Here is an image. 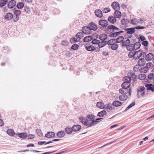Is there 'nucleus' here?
Masks as SVG:
<instances>
[{
	"mask_svg": "<svg viewBox=\"0 0 154 154\" xmlns=\"http://www.w3.org/2000/svg\"><path fill=\"white\" fill-rule=\"evenodd\" d=\"M131 86V84L129 82H125L122 85V88L119 90V92L122 95L120 96L119 99L121 101H125L128 98V93L131 96V89L130 88L129 90L127 89L129 88Z\"/></svg>",
	"mask_w": 154,
	"mask_h": 154,
	"instance_id": "1",
	"label": "nucleus"
},
{
	"mask_svg": "<svg viewBox=\"0 0 154 154\" xmlns=\"http://www.w3.org/2000/svg\"><path fill=\"white\" fill-rule=\"evenodd\" d=\"M95 116L92 114L88 115L86 116V126L89 127L93 125L94 124V119Z\"/></svg>",
	"mask_w": 154,
	"mask_h": 154,
	"instance_id": "2",
	"label": "nucleus"
},
{
	"mask_svg": "<svg viewBox=\"0 0 154 154\" xmlns=\"http://www.w3.org/2000/svg\"><path fill=\"white\" fill-rule=\"evenodd\" d=\"M146 20V17H143L141 18H134L131 20V24L137 25L139 24H142Z\"/></svg>",
	"mask_w": 154,
	"mask_h": 154,
	"instance_id": "3",
	"label": "nucleus"
},
{
	"mask_svg": "<svg viewBox=\"0 0 154 154\" xmlns=\"http://www.w3.org/2000/svg\"><path fill=\"white\" fill-rule=\"evenodd\" d=\"M146 94L145 88L144 86H141L139 87L137 90V96L139 98L144 96Z\"/></svg>",
	"mask_w": 154,
	"mask_h": 154,
	"instance_id": "4",
	"label": "nucleus"
},
{
	"mask_svg": "<svg viewBox=\"0 0 154 154\" xmlns=\"http://www.w3.org/2000/svg\"><path fill=\"white\" fill-rule=\"evenodd\" d=\"M131 78L134 79H135L136 78V75L131 71L128 72V76L125 77L124 78V80L125 82H130Z\"/></svg>",
	"mask_w": 154,
	"mask_h": 154,
	"instance_id": "5",
	"label": "nucleus"
},
{
	"mask_svg": "<svg viewBox=\"0 0 154 154\" xmlns=\"http://www.w3.org/2000/svg\"><path fill=\"white\" fill-rule=\"evenodd\" d=\"M154 57V54L152 53H149L145 56V59L146 61L149 62L152 61Z\"/></svg>",
	"mask_w": 154,
	"mask_h": 154,
	"instance_id": "6",
	"label": "nucleus"
},
{
	"mask_svg": "<svg viewBox=\"0 0 154 154\" xmlns=\"http://www.w3.org/2000/svg\"><path fill=\"white\" fill-rule=\"evenodd\" d=\"M84 46L87 51H93L95 49L94 46L90 45L88 43L85 44Z\"/></svg>",
	"mask_w": 154,
	"mask_h": 154,
	"instance_id": "7",
	"label": "nucleus"
},
{
	"mask_svg": "<svg viewBox=\"0 0 154 154\" xmlns=\"http://www.w3.org/2000/svg\"><path fill=\"white\" fill-rule=\"evenodd\" d=\"M82 32L87 35H89L91 32V31L90 30L89 26H84L82 27Z\"/></svg>",
	"mask_w": 154,
	"mask_h": 154,
	"instance_id": "8",
	"label": "nucleus"
},
{
	"mask_svg": "<svg viewBox=\"0 0 154 154\" xmlns=\"http://www.w3.org/2000/svg\"><path fill=\"white\" fill-rule=\"evenodd\" d=\"M134 59H137L140 58L142 55L143 52L141 51L138 50L134 52Z\"/></svg>",
	"mask_w": 154,
	"mask_h": 154,
	"instance_id": "9",
	"label": "nucleus"
},
{
	"mask_svg": "<svg viewBox=\"0 0 154 154\" xmlns=\"http://www.w3.org/2000/svg\"><path fill=\"white\" fill-rule=\"evenodd\" d=\"M111 6L113 9L115 10H119L120 9V5L117 2H113Z\"/></svg>",
	"mask_w": 154,
	"mask_h": 154,
	"instance_id": "10",
	"label": "nucleus"
},
{
	"mask_svg": "<svg viewBox=\"0 0 154 154\" xmlns=\"http://www.w3.org/2000/svg\"><path fill=\"white\" fill-rule=\"evenodd\" d=\"M146 60L144 58H141L138 61V65L139 66H144L146 63Z\"/></svg>",
	"mask_w": 154,
	"mask_h": 154,
	"instance_id": "11",
	"label": "nucleus"
},
{
	"mask_svg": "<svg viewBox=\"0 0 154 154\" xmlns=\"http://www.w3.org/2000/svg\"><path fill=\"white\" fill-rule=\"evenodd\" d=\"M99 24L102 26L106 27L108 25V23L106 20H102L99 21Z\"/></svg>",
	"mask_w": 154,
	"mask_h": 154,
	"instance_id": "12",
	"label": "nucleus"
},
{
	"mask_svg": "<svg viewBox=\"0 0 154 154\" xmlns=\"http://www.w3.org/2000/svg\"><path fill=\"white\" fill-rule=\"evenodd\" d=\"M81 128V126L79 125H74L72 127V130L74 132L79 131Z\"/></svg>",
	"mask_w": 154,
	"mask_h": 154,
	"instance_id": "13",
	"label": "nucleus"
},
{
	"mask_svg": "<svg viewBox=\"0 0 154 154\" xmlns=\"http://www.w3.org/2000/svg\"><path fill=\"white\" fill-rule=\"evenodd\" d=\"M16 2L14 0H12L9 1L8 4V8H12L16 5Z\"/></svg>",
	"mask_w": 154,
	"mask_h": 154,
	"instance_id": "14",
	"label": "nucleus"
},
{
	"mask_svg": "<svg viewBox=\"0 0 154 154\" xmlns=\"http://www.w3.org/2000/svg\"><path fill=\"white\" fill-rule=\"evenodd\" d=\"M88 26L91 31V30L95 31L97 29V26L94 23H91Z\"/></svg>",
	"mask_w": 154,
	"mask_h": 154,
	"instance_id": "15",
	"label": "nucleus"
},
{
	"mask_svg": "<svg viewBox=\"0 0 154 154\" xmlns=\"http://www.w3.org/2000/svg\"><path fill=\"white\" fill-rule=\"evenodd\" d=\"M55 135V133L53 132L50 131L48 132L45 135V137L48 138H51L53 137Z\"/></svg>",
	"mask_w": 154,
	"mask_h": 154,
	"instance_id": "16",
	"label": "nucleus"
},
{
	"mask_svg": "<svg viewBox=\"0 0 154 154\" xmlns=\"http://www.w3.org/2000/svg\"><path fill=\"white\" fill-rule=\"evenodd\" d=\"M96 107L99 108L104 109V108L105 104L102 102H97L96 105Z\"/></svg>",
	"mask_w": 154,
	"mask_h": 154,
	"instance_id": "17",
	"label": "nucleus"
},
{
	"mask_svg": "<svg viewBox=\"0 0 154 154\" xmlns=\"http://www.w3.org/2000/svg\"><path fill=\"white\" fill-rule=\"evenodd\" d=\"M13 17V15L12 14L8 13L6 14L4 16V18L7 20H11Z\"/></svg>",
	"mask_w": 154,
	"mask_h": 154,
	"instance_id": "18",
	"label": "nucleus"
},
{
	"mask_svg": "<svg viewBox=\"0 0 154 154\" xmlns=\"http://www.w3.org/2000/svg\"><path fill=\"white\" fill-rule=\"evenodd\" d=\"M122 104V102L117 100L114 101L112 103V105L113 106L116 107L121 106Z\"/></svg>",
	"mask_w": 154,
	"mask_h": 154,
	"instance_id": "19",
	"label": "nucleus"
},
{
	"mask_svg": "<svg viewBox=\"0 0 154 154\" xmlns=\"http://www.w3.org/2000/svg\"><path fill=\"white\" fill-rule=\"evenodd\" d=\"M6 133L9 136L11 137L14 136L15 134L14 130L11 129H8L6 131Z\"/></svg>",
	"mask_w": 154,
	"mask_h": 154,
	"instance_id": "20",
	"label": "nucleus"
},
{
	"mask_svg": "<svg viewBox=\"0 0 154 154\" xmlns=\"http://www.w3.org/2000/svg\"><path fill=\"white\" fill-rule=\"evenodd\" d=\"M96 15L98 17H101L103 16L102 11L100 10H97L95 11Z\"/></svg>",
	"mask_w": 154,
	"mask_h": 154,
	"instance_id": "21",
	"label": "nucleus"
},
{
	"mask_svg": "<svg viewBox=\"0 0 154 154\" xmlns=\"http://www.w3.org/2000/svg\"><path fill=\"white\" fill-rule=\"evenodd\" d=\"M113 15L116 18H119L121 16V14L119 11L116 10L114 12Z\"/></svg>",
	"mask_w": 154,
	"mask_h": 154,
	"instance_id": "22",
	"label": "nucleus"
},
{
	"mask_svg": "<svg viewBox=\"0 0 154 154\" xmlns=\"http://www.w3.org/2000/svg\"><path fill=\"white\" fill-rule=\"evenodd\" d=\"M104 109H107L109 110H112L114 109L113 107L110 103H108L105 104Z\"/></svg>",
	"mask_w": 154,
	"mask_h": 154,
	"instance_id": "23",
	"label": "nucleus"
},
{
	"mask_svg": "<svg viewBox=\"0 0 154 154\" xmlns=\"http://www.w3.org/2000/svg\"><path fill=\"white\" fill-rule=\"evenodd\" d=\"M144 84H145L146 87L147 88V89L150 90L152 91H154V85L145 83H144Z\"/></svg>",
	"mask_w": 154,
	"mask_h": 154,
	"instance_id": "24",
	"label": "nucleus"
},
{
	"mask_svg": "<svg viewBox=\"0 0 154 154\" xmlns=\"http://www.w3.org/2000/svg\"><path fill=\"white\" fill-rule=\"evenodd\" d=\"M108 20L109 22L112 24L116 21V20L114 17L110 16L108 17Z\"/></svg>",
	"mask_w": 154,
	"mask_h": 154,
	"instance_id": "25",
	"label": "nucleus"
},
{
	"mask_svg": "<svg viewBox=\"0 0 154 154\" xmlns=\"http://www.w3.org/2000/svg\"><path fill=\"white\" fill-rule=\"evenodd\" d=\"M18 136L20 138L24 139L27 137V134L26 133H19L18 134Z\"/></svg>",
	"mask_w": 154,
	"mask_h": 154,
	"instance_id": "26",
	"label": "nucleus"
},
{
	"mask_svg": "<svg viewBox=\"0 0 154 154\" xmlns=\"http://www.w3.org/2000/svg\"><path fill=\"white\" fill-rule=\"evenodd\" d=\"M65 134V133L63 131H60L57 134V136L59 138L63 137Z\"/></svg>",
	"mask_w": 154,
	"mask_h": 154,
	"instance_id": "27",
	"label": "nucleus"
},
{
	"mask_svg": "<svg viewBox=\"0 0 154 154\" xmlns=\"http://www.w3.org/2000/svg\"><path fill=\"white\" fill-rule=\"evenodd\" d=\"M129 20L127 19H123L121 21V24L124 26H127L129 23Z\"/></svg>",
	"mask_w": 154,
	"mask_h": 154,
	"instance_id": "28",
	"label": "nucleus"
},
{
	"mask_svg": "<svg viewBox=\"0 0 154 154\" xmlns=\"http://www.w3.org/2000/svg\"><path fill=\"white\" fill-rule=\"evenodd\" d=\"M79 119L80 122L86 126V118L85 119L84 117L81 116L79 117Z\"/></svg>",
	"mask_w": 154,
	"mask_h": 154,
	"instance_id": "29",
	"label": "nucleus"
},
{
	"mask_svg": "<svg viewBox=\"0 0 154 154\" xmlns=\"http://www.w3.org/2000/svg\"><path fill=\"white\" fill-rule=\"evenodd\" d=\"M125 30L128 33L131 34L134 32L135 29L134 28H127L125 29Z\"/></svg>",
	"mask_w": 154,
	"mask_h": 154,
	"instance_id": "30",
	"label": "nucleus"
},
{
	"mask_svg": "<svg viewBox=\"0 0 154 154\" xmlns=\"http://www.w3.org/2000/svg\"><path fill=\"white\" fill-rule=\"evenodd\" d=\"M106 114V112L104 110H103L98 113L97 116L100 117H103Z\"/></svg>",
	"mask_w": 154,
	"mask_h": 154,
	"instance_id": "31",
	"label": "nucleus"
},
{
	"mask_svg": "<svg viewBox=\"0 0 154 154\" xmlns=\"http://www.w3.org/2000/svg\"><path fill=\"white\" fill-rule=\"evenodd\" d=\"M108 28L109 29H111L112 31L114 30L117 31L119 30V29L118 28L116 27V26L113 25L109 26H108Z\"/></svg>",
	"mask_w": 154,
	"mask_h": 154,
	"instance_id": "32",
	"label": "nucleus"
},
{
	"mask_svg": "<svg viewBox=\"0 0 154 154\" xmlns=\"http://www.w3.org/2000/svg\"><path fill=\"white\" fill-rule=\"evenodd\" d=\"M65 131L67 134H71L72 133L73 130H72V128L69 127H67L65 129Z\"/></svg>",
	"mask_w": 154,
	"mask_h": 154,
	"instance_id": "33",
	"label": "nucleus"
},
{
	"mask_svg": "<svg viewBox=\"0 0 154 154\" xmlns=\"http://www.w3.org/2000/svg\"><path fill=\"white\" fill-rule=\"evenodd\" d=\"M13 13L14 16H16L17 17H19L21 14V11L18 10L14 9Z\"/></svg>",
	"mask_w": 154,
	"mask_h": 154,
	"instance_id": "34",
	"label": "nucleus"
},
{
	"mask_svg": "<svg viewBox=\"0 0 154 154\" xmlns=\"http://www.w3.org/2000/svg\"><path fill=\"white\" fill-rule=\"evenodd\" d=\"M154 66V65H153L152 63L149 62L146 63L145 67H146L147 69H149L152 68Z\"/></svg>",
	"mask_w": 154,
	"mask_h": 154,
	"instance_id": "35",
	"label": "nucleus"
},
{
	"mask_svg": "<svg viewBox=\"0 0 154 154\" xmlns=\"http://www.w3.org/2000/svg\"><path fill=\"white\" fill-rule=\"evenodd\" d=\"M93 38L91 36H89L85 37L84 38V41L85 42H88L91 41Z\"/></svg>",
	"mask_w": 154,
	"mask_h": 154,
	"instance_id": "36",
	"label": "nucleus"
},
{
	"mask_svg": "<svg viewBox=\"0 0 154 154\" xmlns=\"http://www.w3.org/2000/svg\"><path fill=\"white\" fill-rule=\"evenodd\" d=\"M107 36L105 34H101L99 36V39L101 40H104L107 38Z\"/></svg>",
	"mask_w": 154,
	"mask_h": 154,
	"instance_id": "37",
	"label": "nucleus"
},
{
	"mask_svg": "<svg viewBox=\"0 0 154 154\" xmlns=\"http://www.w3.org/2000/svg\"><path fill=\"white\" fill-rule=\"evenodd\" d=\"M123 32V31H120L119 32H115L113 33H112V34H111L110 35V36L111 37H116L118 35H119L120 33H122Z\"/></svg>",
	"mask_w": 154,
	"mask_h": 154,
	"instance_id": "38",
	"label": "nucleus"
},
{
	"mask_svg": "<svg viewBox=\"0 0 154 154\" xmlns=\"http://www.w3.org/2000/svg\"><path fill=\"white\" fill-rule=\"evenodd\" d=\"M7 2V0H1L0 1V7H2L5 5Z\"/></svg>",
	"mask_w": 154,
	"mask_h": 154,
	"instance_id": "39",
	"label": "nucleus"
},
{
	"mask_svg": "<svg viewBox=\"0 0 154 154\" xmlns=\"http://www.w3.org/2000/svg\"><path fill=\"white\" fill-rule=\"evenodd\" d=\"M133 45L134 50H136L140 47L141 45L139 42H137Z\"/></svg>",
	"mask_w": 154,
	"mask_h": 154,
	"instance_id": "40",
	"label": "nucleus"
},
{
	"mask_svg": "<svg viewBox=\"0 0 154 154\" xmlns=\"http://www.w3.org/2000/svg\"><path fill=\"white\" fill-rule=\"evenodd\" d=\"M126 48L127 50L128 51L133 50L134 49V45L131 44L127 45Z\"/></svg>",
	"mask_w": 154,
	"mask_h": 154,
	"instance_id": "41",
	"label": "nucleus"
},
{
	"mask_svg": "<svg viewBox=\"0 0 154 154\" xmlns=\"http://www.w3.org/2000/svg\"><path fill=\"white\" fill-rule=\"evenodd\" d=\"M111 45V48L113 50H116L117 49L118 47V45L116 43H113Z\"/></svg>",
	"mask_w": 154,
	"mask_h": 154,
	"instance_id": "42",
	"label": "nucleus"
},
{
	"mask_svg": "<svg viewBox=\"0 0 154 154\" xmlns=\"http://www.w3.org/2000/svg\"><path fill=\"white\" fill-rule=\"evenodd\" d=\"M130 43V41L129 39H127L125 41H124L122 43V46H127L129 45Z\"/></svg>",
	"mask_w": 154,
	"mask_h": 154,
	"instance_id": "43",
	"label": "nucleus"
},
{
	"mask_svg": "<svg viewBox=\"0 0 154 154\" xmlns=\"http://www.w3.org/2000/svg\"><path fill=\"white\" fill-rule=\"evenodd\" d=\"M24 6V4L23 3L19 2L17 5V7L19 9H21L23 8Z\"/></svg>",
	"mask_w": 154,
	"mask_h": 154,
	"instance_id": "44",
	"label": "nucleus"
},
{
	"mask_svg": "<svg viewBox=\"0 0 154 154\" xmlns=\"http://www.w3.org/2000/svg\"><path fill=\"white\" fill-rule=\"evenodd\" d=\"M146 75L145 74H142L139 75L138 76V78L140 79L143 80L145 78H146Z\"/></svg>",
	"mask_w": 154,
	"mask_h": 154,
	"instance_id": "45",
	"label": "nucleus"
},
{
	"mask_svg": "<svg viewBox=\"0 0 154 154\" xmlns=\"http://www.w3.org/2000/svg\"><path fill=\"white\" fill-rule=\"evenodd\" d=\"M124 38L123 36H120L117 38L116 40V42L117 43L121 42L123 40Z\"/></svg>",
	"mask_w": 154,
	"mask_h": 154,
	"instance_id": "46",
	"label": "nucleus"
},
{
	"mask_svg": "<svg viewBox=\"0 0 154 154\" xmlns=\"http://www.w3.org/2000/svg\"><path fill=\"white\" fill-rule=\"evenodd\" d=\"M140 70L141 72L145 73L147 72L148 69H147V68L145 67H142Z\"/></svg>",
	"mask_w": 154,
	"mask_h": 154,
	"instance_id": "47",
	"label": "nucleus"
},
{
	"mask_svg": "<svg viewBox=\"0 0 154 154\" xmlns=\"http://www.w3.org/2000/svg\"><path fill=\"white\" fill-rule=\"evenodd\" d=\"M76 36L79 38H81L84 37L83 34L81 32L78 33L76 35Z\"/></svg>",
	"mask_w": 154,
	"mask_h": 154,
	"instance_id": "48",
	"label": "nucleus"
},
{
	"mask_svg": "<svg viewBox=\"0 0 154 154\" xmlns=\"http://www.w3.org/2000/svg\"><path fill=\"white\" fill-rule=\"evenodd\" d=\"M134 52H133V51H130L129 52L128 54V57L130 58H132L133 57L134 59Z\"/></svg>",
	"mask_w": 154,
	"mask_h": 154,
	"instance_id": "49",
	"label": "nucleus"
},
{
	"mask_svg": "<svg viewBox=\"0 0 154 154\" xmlns=\"http://www.w3.org/2000/svg\"><path fill=\"white\" fill-rule=\"evenodd\" d=\"M106 44V43L105 42L102 41L101 42H100L98 45L100 48H102L105 46Z\"/></svg>",
	"mask_w": 154,
	"mask_h": 154,
	"instance_id": "50",
	"label": "nucleus"
},
{
	"mask_svg": "<svg viewBox=\"0 0 154 154\" xmlns=\"http://www.w3.org/2000/svg\"><path fill=\"white\" fill-rule=\"evenodd\" d=\"M24 11L26 13L29 14L30 12V9L28 7H25L24 8Z\"/></svg>",
	"mask_w": 154,
	"mask_h": 154,
	"instance_id": "51",
	"label": "nucleus"
},
{
	"mask_svg": "<svg viewBox=\"0 0 154 154\" xmlns=\"http://www.w3.org/2000/svg\"><path fill=\"white\" fill-rule=\"evenodd\" d=\"M79 46L76 44H74L72 45L71 48L73 50H77L79 48Z\"/></svg>",
	"mask_w": 154,
	"mask_h": 154,
	"instance_id": "52",
	"label": "nucleus"
},
{
	"mask_svg": "<svg viewBox=\"0 0 154 154\" xmlns=\"http://www.w3.org/2000/svg\"><path fill=\"white\" fill-rule=\"evenodd\" d=\"M100 41L98 40L97 39H94L93 40L92 42V43L93 44H98L100 43Z\"/></svg>",
	"mask_w": 154,
	"mask_h": 154,
	"instance_id": "53",
	"label": "nucleus"
},
{
	"mask_svg": "<svg viewBox=\"0 0 154 154\" xmlns=\"http://www.w3.org/2000/svg\"><path fill=\"white\" fill-rule=\"evenodd\" d=\"M148 42L146 41L145 40L143 41L142 44L145 46V49H147V47H146V46L148 45Z\"/></svg>",
	"mask_w": 154,
	"mask_h": 154,
	"instance_id": "54",
	"label": "nucleus"
},
{
	"mask_svg": "<svg viewBox=\"0 0 154 154\" xmlns=\"http://www.w3.org/2000/svg\"><path fill=\"white\" fill-rule=\"evenodd\" d=\"M13 21L14 22H16L17 21L19 20V17H17L16 16H13Z\"/></svg>",
	"mask_w": 154,
	"mask_h": 154,
	"instance_id": "55",
	"label": "nucleus"
},
{
	"mask_svg": "<svg viewBox=\"0 0 154 154\" xmlns=\"http://www.w3.org/2000/svg\"><path fill=\"white\" fill-rule=\"evenodd\" d=\"M69 44V42L66 40H64L62 42V44L64 46H67Z\"/></svg>",
	"mask_w": 154,
	"mask_h": 154,
	"instance_id": "56",
	"label": "nucleus"
},
{
	"mask_svg": "<svg viewBox=\"0 0 154 154\" xmlns=\"http://www.w3.org/2000/svg\"><path fill=\"white\" fill-rule=\"evenodd\" d=\"M110 11V9L109 8H105L103 10V13H106L109 12Z\"/></svg>",
	"mask_w": 154,
	"mask_h": 154,
	"instance_id": "57",
	"label": "nucleus"
},
{
	"mask_svg": "<svg viewBox=\"0 0 154 154\" xmlns=\"http://www.w3.org/2000/svg\"><path fill=\"white\" fill-rule=\"evenodd\" d=\"M135 103L134 102H133L126 108V110H128L129 109L133 106L135 105Z\"/></svg>",
	"mask_w": 154,
	"mask_h": 154,
	"instance_id": "58",
	"label": "nucleus"
},
{
	"mask_svg": "<svg viewBox=\"0 0 154 154\" xmlns=\"http://www.w3.org/2000/svg\"><path fill=\"white\" fill-rule=\"evenodd\" d=\"M76 41H77V40L75 38H72L70 39V42L72 43L75 42Z\"/></svg>",
	"mask_w": 154,
	"mask_h": 154,
	"instance_id": "59",
	"label": "nucleus"
},
{
	"mask_svg": "<svg viewBox=\"0 0 154 154\" xmlns=\"http://www.w3.org/2000/svg\"><path fill=\"white\" fill-rule=\"evenodd\" d=\"M145 28V27L144 26H138L135 27L134 28L135 29H143Z\"/></svg>",
	"mask_w": 154,
	"mask_h": 154,
	"instance_id": "60",
	"label": "nucleus"
},
{
	"mask_svg": "<svg viewBox=\"0 0 154 154\" xmlns=\"http://www.w3.org/2000/svg\"><path fill=\"white\" fill-rule=\"evenodd\" d=\"M154 75L153 74L151 73L149 74L148 76V78L149 79H153Z\"/></svg>",
	"mask_w": 154,
	"mask_h": 154,
	"instance_id": "61",
	"label": "nucleus"
},
{
	"mask_svg": "<svg viewBox=\"0 0 154 154\" xmlns=\"http://www.w3.org/2000/svg\"><path fill=\"white\" fill-rule=\"evenodd\" d=\"M139 38L142 41H145L146 40L145 37L144 36L141 35H140Z\"/></svg>",
	"mask_w": 154,
	"mask_h": 154,
	"instance_id": "62",
	"label": "nucleus"
},
{
	"mask_svg": "<svg viewBox=\"0 0 154 154\" xmlns=\"http://www.w3.org/2000/svg\"><path fill=\"white\" fill-rule=\"evenodd\" d=\"M28 139H32L35 137V136L34 135L30 134H29L28 136Z\"/></svg>",
	"mask_w": 154,
	"mask_h": 154,
	"instance_id": "63",
	"label": "nucleus"
},
{
	"mask_svg": "<svg viewBox=\"0 0 154 154\" xmlns=\"http://www.w3.org/2000/svg\"><path fill=\"white\" fill-rule=\"evenodd\" d=\"M102 54L104 56H106L108 55L109 53L107 51H103Z\"/></svg>",
	"mask_w": 154,
	"mask_h": 154,
	"instance_id": "64",
	"label": "nucleus"
}]
</instances>
